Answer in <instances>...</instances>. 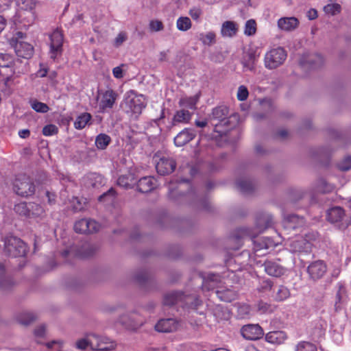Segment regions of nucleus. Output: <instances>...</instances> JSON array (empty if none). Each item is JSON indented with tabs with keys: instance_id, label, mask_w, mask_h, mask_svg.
Instances as JSON below:
<instances>
[{
	"instance_id": "obj_18",
	"label": "nucleus",
	"mask_w": 351,
	"mask_h": 351,
	"mask_svg": "<svg viewBox=\"0 0 351 351\" xmlns=\"http://www.w3.org/2000/svg\"><path fill=\"white\" fill-rule=\"evenodd\" d=\"M264 267L265 272L268 275L274 277H280L286 272V269L285 267L271 261H266L264 263Z\"/></svg>"
},
{
	"instance_id": "obj_39",
	"label": "nucleus",
	"mask_w": 351,
	"mask_h": 351,
	"mask_svg": "<svg viewBox=\"0 0 351 351\" xmlns=\"http://www.w3.org/2000/svg\"><path fill=\"white\" fill-rule=\"evenodd\" d=\"M295 351H317V346L309 341H301L295 347Z\"/></svg>"
},
{
	"instance_id": "obj_49",
	"label": "nucleus",
	"mask_w": 351,
	"mask_h": 351,
	"mask_svg": "<svg viewBox=\"0 0 351 351\" xmlns=\"http://www.w3.org/2000/svg\"><path fill=\"white\" fill-rule=\"evenodd\" d=\"M324 10L326 13L335 15L340 12L341 7L339 4H328L324 8Z\"/></svg>"
},
{
	"instance_id": "obj_25",
	"label": "nucleus",
	"mask_w": 351,
	"mask_h": 351,
	"mask_svg": "<svg viewBox=\"0 0 351 351\" xmlns=\"http://www.w3.org/2000/svg\"><path fill=\"white\" fill-rule=\"evenodd\" d=\"M136 182V178L134 173L131 172L121 175L117 179V184L124 189H130L133 187Z\"/></svg>"
},
{
	"instance_id": "obj_51",
	"label": "nucleus",
	"mask_w": 351,
	"mask_h": 351,
	"mask_svg": "<svg viewBox=\"0 0 351 351\" xmlns=\"http://www.w3.org/2000/svg\"><path fill=\"white\" fill-rule=\"evenodd\" d=\"M149 27L152 32H159L164 29L162 22L158 20H152L149 22Z\"/></svg>"
},
{
	"instance_id": "obj_41",
	"label": "nucleus",
	"mask_w": 351,
	"mask_h": 351,
	"mask_svg": "<svg viewBox=\"0 0 351 351\" xmlns=\"http://www.w3.org/2000/svg\"><path fill=\"white\" fill-rule=\"evenodd\" d=\"M14 211L21 216L28 218V214L29 213V203L22 202L14 205Z\"/></svg>"
},
{
	"instance_id": "obj_12",
	"label": "nucleus",
	"mask_w": 351,
	"mask_h": 351,
	"mask_svg": "<svg viewBox=\"0 0 351 351\" xmlns=\"http://www.w3.org/2000/svg\"><path fill=\"white\" fill-rule=\"evenodd\" d=\"M242 336L249 340H257L261 338L263 335V330L258 324H247L241 328Z\"/></svg>"
},
{
	"instance_id": "obj_31",
	"label": "nucleus",
	"mask_w": 351,
	"mask_h": 351,
	"mask_svg": "<svg viewBox=\"0 0 351 351\" xmlns=\"http://www.w3.org/2000/svg\"><path fill=\"white\" fill-rule=\"evenodd\" d=\"M14 65V58L13 56L5 53H0V67L2 68H11V73L14 74V70L13 66Z\"/></svg>"
},
{
	"instance_id": "obj_45",
	"label": "nucleus",
	"mask_w": 351,
	"mask_h": 351,
	"mask_svg": "<svg viewBox=\"0 0 351 351\" xmlns=\"http://www.w3.org/2000/svg\"><path fill=\"white\" fill-rule=\"evenodd\" d=\"M216 35L213 32H209L206 34H201L200 40L202 42L206 45H211L216 42Z\"/></svg>"
},
{
	"instance_id": "obj_56",
	"label": "nucleus",
	"mask_w": 351,
	"mask_h": 351,
	"mask_svg": "<svg viewBox=\"0 0 351 351\" xmlns=\"http://www.w3.org/2000/svg\"><path fill=\"white\" fill-rule=\"evenodd\" d=\"M126 39V34L125 32H120L114 39V46L119 47Z\"/></svg>"
},
{
	"instance_id": "obj_48",
	"label": "nucleus",
	"mask_w": 351,
	"mask_h": 351,
	"mask_svg": "<svg viewBox=\"0 0 351 351\" xmlns=\"http://www.w3.org/2000/svg\"><path fill=\"white\" fill-rule=\"evenodd\" d=\"M58 128L56 125L49 124L45 125L43 129V134L46 136H52L58 134Z\"/></svg>"
},
{
	"instance_id": "obj_40",
	"label": "nucleus",
	"mask_w": 351,
	"mask_h": 351,
	"mask_svg": "<svg viewBox=\"0 0 351 351\" xmlns=\"http://www.w3.org/2000/svg\"><path fill=\"white\" fill-rule=\"evenodd\" d=\"M289 296V290L286 287L280 285L278 287L277 291L274 295V299L276 301L282 302L287 299Z\"/></svg>"
},
{
	"instance_id": "obj_30",
	"label": "nucleus",
	"mask_w": 351,
	"mask_h": 351,
	"mask_svg": "<svg viewBox=\"0 0 351 351\" xmlns=\"http://www.w3.org/2000/svg\"><path fill=\"white\" fill-rule=\"evenodd\" d=\"M183 293L173 291L164 295L163 304L165 306H173L182 299Z\"/></svg>"
},
{
	"instance_id": "obj_44",
	"label": "nucleus",
	"mask_w": 351,
	"mask_h": 351,
	"mask_svg": "<svg viewBox=\"0 0 351 351\" xmlns=\"http://www.w3.org/2000/svg\"><path fill=\"white\" fill-rule=\"evenodd\" d=\"M256 32V23L254 19H250L246 21L244 27V34L246 36H251Z\"/></svg>"
},
{
	"instance_id": "obj_14",
	"label": "nucleus",
	"mask_w": 351,
	"mask_h": 351,
	"mask_svg": "<svg viewBox=\"0 0 351 351\" xmlns=\"http://www.w3.org/2000/svg\"><path fill=\"white\" fill-rule=\"evenodd\" d=\"M323 63L324 58L318 53L303 56L300 60V64L302 67L306 66L310 69L317 68L322 65Z\"/></svg>"
},
{
	"instance_id": "obj_11",
	"label": "nucleus",
	"mask_w": 351,
	"mask_h": 351,
	"mask_svg": "<svg viewBox=\"0 0 351 351\" xmlns=\"http://www.w3.org/2000/svg\"><path fill=\"white\" fill-rule=\"evenodd\" d=\"M288 245L293 253H308L311 250V243L302 237H297L289 241Z\"/></svg>"
},
{
	"instance_id": "obj_46",
	"label": "nucleus",
	"mask_w": 351,
	"mask_h": 351,
	"mask_svg": "<svg viewBox=\"0 0 351 351\" xmlns=\"http://www.w3.org/2000/svg\"><path fill=\"white\" fill-rule=\"evenodd\" d=\"M256 61V57L254 53H249L247 56V59H245L243 62L244 67L247 68L252 71L254 69V64Z\"/></svg>"
},
{
	"instance_id": "obj_52",
	"label": "nucleus",
	"mask_w": 351,
	"mask_h": 351,
	"mask_svg": "<svg viewBox=\"0 0 351 351\" xmlns=\"http://www.w3.org/2000/svg\"><path fill=\"white\" fill-rule=\"evenodd\" d=\"M91 336V335H89L86 339H81L80 340H78L77 342H76V347L78 348V349H80V350H84L86 349L88 346H90V337Z\"/></svg>"
},
{
	"instance_id": "obj_35",
	"label": "nucleus",
	"mask_w": 351,
	"mask_h": 351,
	"mask_svg": "<svg viewBox=\"0 0 351 351\" xmlns=\"http://www.w3.org/2000/svg\"><path fill=\"white\" fill-rule=\"evenodd\" d=\"M237 189L243 193H250L254 189L253 183L250 180H240L237 182Z\"/></svg>"
},
{
	"instance_id": "obj_10",
	"label": "nucleus",
	"mask_w": 351,
	"mask_h": 351,
	"mask_svg": "<svg viewBox=\"0 0 351 351\" xmlns=\"http://www.w3.org/2000/svg\"><path fill=\"white\" fill-rule=\"evenodd\" d=\"M99 229V224L92 219H82L75 222L74 230L77 233L92 234Z\"/></svg>"
},
{
	"instance_id": "obj_37",
	"label": "nucleus",
	"mask_w": 351,
	"mask_h": 351,
	"mask_svg": "<svg viewBox=\"0 0 351 351\" xmlns=\"http://www.w3.org/2000/svg\"><path fill=\"white\" fill-rule=\"evenodd\" d=\"M111 142V138L106 134H99L95 139V145L99 149H105Z\"/></svg>"
},
{
	"instance_id": "obj_60",
	"label": "nucleus",
	"mask_w": 351,
	"mask_h": 351,
	"mask_svg": "<svg viewBox=\"0 0 351 351\" xmlns=\"http://www.w3.org/2000/svg\"><path fill=\"white\" fill-rule=\"evenodd\" d=\"M147 279H148V275H147V272H145V271L141 272L136 276V281L140 284H142V283L146 282L147 280Z\"/></svg>"
},
{
	"instance_id": "obj_38",
	"label": "nucleus",
	"mask_w": 351,
	"mask_h": 351,
	"mask_svg": "<svg viewBox=\"0 0 351 351\" xmlns=\"http://www.w3.org/2000/svg\"><path fill=\"white\" fill-rule=\"evenodd\" d=\"M191 19L187 16H180L176 21V27L180 31H187L191 29Z\"/></svg>"
},
{
	"instance_id": "obj_42",
	"label": "nucleus",
	"mask_w": 351,
	"mask_h": 351,
	"mask_svg": "<svg viewBox=\"0 0 351 351\" xmlns=\"http://www.w3.org/2000/svg\"><path fill=\"white\" fill-rule=\"evenodd\" d=\"M18 6L24 10H33L37 4L36 0H16Z\"/></svg>"
},
{
	"instance_id": "obj_58",
	"label": "nucleus",
	"mask_w": 351,
	"mask_h": 351,
	"mask_svg": "<svg viewBox=\"0 0 351 351\" xmlns=\"http://www.w3.org/2000/svg\"><path fill=\"white\" fill-rule=\"evenodd\" d=\"M272 287H273V283L270 280H269V279L264 280H263V282L261 283L260 290L263 291H267V290H271Z\"/></svg>"
},
{
	"instance_id": "obj_63",
	"label": "nucleus",
	"mask_w": 351,
	"mask_h": 351,
	"mask_svg": "<svg viewBox=\"0 0 351 351\" xmlns=\"http://www.w3.org/2000/svg\"><path fill=\"white\" fill-rule=\"evenodd\" d=\"M45 333V326L42 325L34 330V335L36 337H43Z\"/></svg>"
},
{
	"instance_id": "obj_7",
	"label": "nucleus",
	"mask_w": 351,
	"mask_h": 351,
	"mask_svg": "<svg viewBox=\"0 0 351 351\" xmlns=\"http://www.w3.org/2000/svg\"><path fill=\"white\" fill-rule=\"evenodd\" d=\"M156 169L160 175H168L174 171L176 167V160L169 156H156Z\"/></svg>"
},
{
	"instance_id": "obj_27",
	"label": "nucleus",
	"mask_w": 351,
	"mask_h": 351,
	"mask_svg": "<svg viewBox=\"0 0 351 351\" xmlns=\"http://www.w3.org/2000/svg\"><path fill=\"white\" fill-rule=\"evenodd\" d=\"M344 216V210L339 206L332 208L327 213L328 220L332 223L341 221Z\"/></svg>"
},
{
	"instance_id": "obj_36",
	"label": "nucleus",
	"mask_w": 351,
	"mask_h": 351,
	"mask_svg": "<svg viewBox=\"0 0 351 351\" xmlns=\"http://www.w3.org/2000/svg\"><path fill=\"white\" fill-rule=\"evenodd\" d=\"M16 319L19 324L27 326L36 320V316L33 313L24 312L19 315Z\"/></svg>"
},
{
	"instance_id": "obj_26",
	"label": "nucleus",
	"mask_w": 351,
	"mask_h": 351,
	"mask_svg": "<svg viewBox=\"0 0 351 351\" xmlns=\"http://www.w3.org/2000/svg\"><path fill=\"white\" fill-rule=\"evenodd\" d=\"M299 24V21L295 17H284L278 21V26L281 29L291 31L295 29Z\"/></svg>"
},
{
	"instance_id": "obj_54",
	"label": "nucleus",
	"mask_w": 351,
	"mask_h": 351,
	"mask_svg": "<svg viewBox=\"0 0 351 351\" xmlns=\"http://www.w3.org/2000/svg\"><path fill=\"white\" fill-rule=\"evenodd\" d=\"M189 14L193 20L197 21L202 15V11L199 8L194 7L190 9Z\"/></svg>"
},
{
	"instance_id": "obj_29",
	"label": "nucleus",
	"mask_w": 351,
	"mask_h": 351,
	"mask_svg": "<svg viewBox=\"0 0 351 351\" xmlns=\"http://www.w3.org/2000/svg\"><path fill=\"white\" fill-rule=\"evenodd\" d=\"M198 101L197 97H185L180 99L178 105L182 109L195 110Z\"/></svg>"
},
{
	"instance_id": "obj_55",
	"label": "nucleus",
	"mask_w": 351,
	"mask_h": 351,
	"mask_svg": "<svg viewBox=\"0 0 351 351\" xmlns=\"http://www.w3.org/2000/svg\"><path fill=\"white\" fill-rule=\"evenodd\" d=\"M333 189V186L328 184L325 180H320V185L318 186V190L323 193L331 191Z\"/></svg>"
},
{
	"instance_id": "obj_5",
	"label": "nucleus",
	"mask_w": 351,
	"mask_h": 351,
	"mask_svg": "<svg viewBox=\"0 0 351 351\" xmlns=\"http://www.w3.org/2000/svg\"><path fill=\"white\" fill-rule=\"evenodd\" d=\"M49 56L55 60L58 56L62 53V46L64 42V34L62 30L58 29L54 30L49 36Z\"/></svg>"
},
{
	"instance_id": "obj_57",
	"label": "nucleus",
	"mask_w": 351,
	"mask_h": 351,
	"mask_svg": "<svg viewBox=\"0 0 351 351\" xmlns=\"http://www.w3.org/2000/svg\"><path fill=\"white\" fill-rule=\"evenodd\" d=\"M218 276L214 275V274H212L209 276V281L208 280H205L202 285L203 286V288H206L208 289H214V286L213 285H210V284L211 282H213L215 279H217Z\"/></svg>"
},
{
	"instance_id": "obj_59",
	"label": "nucleus",
	"mask_w": 351,
	"mask_h": 351,
	"mask_svg": "<svg viewBox=\"0 0 351 351\" xmlns=\"http://www.w3.org/2000/svg\"><path fill=\"white\" fill-rule=\"evenodd\" d=\"M12 285V282L9 278H4L0 281V289L5 290Z\"/></svg>"
},
{
	"instance_id": "obj_16",
	"label": "nucleus",
	"mask_w": 351,
	"mask_h": 351,
	"mask_svg": "<svg viewBox=\"0 0 351 351\" xmlns=\"http://www.w3.org/2000/svg\"><path fill=\"white\" fill-rule=\"evenodd\" d=\"M14 51L17 56L25 59L30 58L34 54L32 45L23 41H17L15 43Z\"/></svg>"
},
{
	"instance_id": "obj_61",
	"label": "nucleus",
	"mask_w": 351,
	"mask_h": 351,
	"mask_svg": "<svg viewBox=\"0 0 351 351\" xmlns=\"http://www.w3.org/2000/svg\"><path fill=\"white\" fill-rule=\"evenodd\" d=\"M341 300H342V290L340 288L336 294V302H335V304L336 311H337L338 309H339L341 308L339 304L341 302Z\"/></svg>"
},
{
	"instance_id": "obj_62",
	"label": "nucleus",
	"mask_w": 351,
	"mask_h": 351,
	"mask_svg": "<svg viewBox=\"0 0 351 351\" xmlns=\"http://www.w3.org/2000/svg\"><path fill=\"white\" fill-rule=\"evenodd\" d=\"M112 74L117 79H121L123 77V69L121 66H116L112 69Z\"/></svg>"
},
{
	"instance_id": "obj_50",
	"label": "nucleus",
	"mask_w": 351,
	"mask_h": 351,
	"mask_svg": "<svg viewBox=\"0 0 351 351\" xmlns=\"http://www.w3.org/2000/svg\"><path fill=\"white\" fill-rule=\"evenodd\" d=\"M245 351H266V348L263 343L256 342L248 345L245 348Z\"/></svg>"
},
{
	"instance_id": "obj_21",
	"label": "nucleus",
	"mask_w": 351,
	"mask_h": 351,
	"mask_svg": "<svg viewBox=\"0 0 351 351\" xmlns=\"http://www.w3.org/2000/svg\"><path fill=\"white\" fill-rule=\"evenodd\" d=\"M287 339V333L282 330L270 331L265 335V341L274 345L282 344Z\"/></svg>"
},
{
	"instance_id": "obj_15",
	"label": "nucleus",
	"mask_w": 351,
	"mask_h": 351,
	"mask_svg": "<svg viewBox=\"0 0 351 351\" xmlns=\"http://www.w3.org/2000/svg\"><path fill=\"white\" fill-rule=\"evenodd\" d=\"M195 136L196 131L194 129L185 128L174 138V143L178 147H182L193 140Z\"/></svg>"
},
{
	"instance_id": "obj_9",
	"label": "nucleus",
	"mask_w": 351,
	"mask_h": 351,
	"mask_svg": "<svg viewBox=\"0 0 351 351\" xmlns=\"http://www.w3.org/2000/svg\"><path fill=\"white\" fill-rule=\"evenodd\" d=\"M210 119L217 121L215 123L216 128L220 125L229 127L230 116L228 108L226 106H220L213 108Z\"/></svg>"
},
{
	"instance_id": "obj_43",
	"label": "nucleus",
	"mask_w": 351,
	"mask_h": 351,
	"mask_svg": "<svg viewBox=\"0 0 351 351\" xmlns=\"http://www.w3.org/2000/svg\"><path fill=\"white\" fill-rule=\"evenodd\" d=\"M30 105L32 108L37 112L45 113L49 110V107L46 104L36 99L31 101Z\"/></svg>"
},
{
	"instance_id": "obj_6",
	"label": "nucleus",
	"mask_w": 351,
	"mask_h": 351,
	"mask_svg": "<svg viewBox=\"0 0 351 351\" xmlns=\"http://www.w3.org/2000/svg\"><path fill=\"white\" fill-rule=\"evenodd\" d=\"M118 95L112 89H108L101 93L97 97L99 112L101 113L107 112L112 109L116 103Z\"/></svg>"
},
{
	"instance_id": "obj_8",
	"label": "nucleus",
	"mask_w": 351,
	"mask_h": 351,
	"mask_svg": "<svg viewBox=\"0 0 351 351\" xmlns=\"http://www.w3.org/2000/svg\"><path fill=\"white\" fill-rule=\"evenodd\" d=\"M90 348L97 351H112L115 348V343L110 341L106 337H101L92 334L90 337Z\"/></svg>"
},
{
	"instance_id": "obj_32",
	"label": "nucleus",
	"mask_w": 351,
	"mask_h": 351,
	"mask_svg": "<svg viewBox=\"0 0 351 351\" xmlns=\"http://www.w3.org/2000/svg\"><path fill=\"white\" fill-rule=\"evenodd\" d=\"M92 119V116L88 112H83L80 114L74 122V127L77 130L84 129Z\"/></svg>"
},
{
	"instance_id": "obj_34",
	"label": "nucleus",
	"mask_w": 351,
	"mask_h": 351,
	"mask_svg": "<svg viewBox=\"0 0 351 351\" xmlns=\"http://www.w3.org/2000/svg\"><path fill=\"white\" fill-rule=\"evenodd\" d=\"M96 251L95 247L90 245L89 243H84L82 246V249L75 252V256L84 258L91 256Z\"/></svg>"
},
{
	"instance_id": "obj_2",
	"label": "nucleus",
	"mask_w": 351,
	"mask_h": 351,
	"mask_svg": "<svg viewBox=\"0 0 351 351\" xmlns=\"http://www.w3.org/2000/svg\"><path fill=\"white\" fill-rule=\"evenodd\" d=\"M4 252L10 256L22 257L26 255L27 247L21 239L8 236L4 239Z\"/></svg>"
},
{
	"instance_id": "obj_1",
	"label": "nucleus",
	"mask_w": 351,
	"mask_h": 351,
	"mask_svg": "<svg viewBox=\"0 0 351 351\" xmlns=\"http://www.w3.org/2000/svg\"><path fill=\"white\" fill-rule=\"evenodd\" d=\"M14 192L21 197H29L36 191V186L33 180L26 174H19L13 182Z\"/></svg>"
},
{
	"instance_id": "obj_47",
	"label": "nucleus",
	"mask_w": 351,
	"mask_h": 351,
	"mask_svg": "<svg viewBox=\"0 0 351 351\" xmlns=\"http://www.w3.org/2000/svg\"><path fill=\"white\" fill-rule=\"evenodd\" d=\"M249 95V92L246 86L241 85L238 88L237 97L239 101H245Z\"/></svg>"
},
{
	"instance_id": "obj_53",
	"label": "nucleus",
	"mask_w": 351,
	"mask_h": 351,
	"mask_svg": "<svg viewBox=\"0 0 351 351\" xmlns=\"http://www.w3.org/2000/svg\"><path fill=\"white\" fill-rule=\"evenodd\" d=\"M340 170L346 171L351 169V157L346 158L343 161L338 164Z\"/></svg>"
},
{
	"instance_id": "obj_28",
	"label": "nucleus",
	"mask_w": 351,
	"mask_h": 351,
	"mask_svg": "<svg viewBox=\"0 0 351 351\" xmlns=\"http://www.w3.org/2000/svg\"><path fill=\"white\" fill-rule=\"evenodd\" d=\"M275 246L273 239L269 237H263L254 242V250L256 252L261 250H268Z\"/></svg>"
},
{
	"instance_id": "obj_20",
	"label": "nucleus",
	"mask_w": 351,
	"mask_h": 351,
	"mask_svg": "<svg viewBox=\"0 0 351 351\" xmlns=\"http://www.w3.org/2000/svg\"><path fill=\"white\" fill-rule=\"evenodd\" d=\"M156 180L152 176H145L141 178L137 182L138 190L141 193L150 192L156 188Z\"/></svg>"
},
{
	"instance_id": "obj_19",
	"label": "nucleus",
	"mask_w": 351,
	"mask_h": 351,
	"mask_svg": "<svg viewBox=\"0 0 351 351\" xmlns=\"http://www.w3.org/2000/svg\"><path fill=\"white\" fill-rule=\"evenodd\" d=\"M177 326L178 324L173 319H162L155 325V329L160 332H171L176 330Z\"/></svg>"
},
{
	"instance_id": "obj_17",
	"label": "nucleus",
	"mask_w": 351,
	"mask_h": 351,
	"mask_svg": "<svg viewBox=\"0 0 351 351\" xmlns=\"http://www.w3.org/2000/svg\"><path fill=\"white\" fill-rule=\"evenodd\" d=\"M305 224L304 218L297 215H289L283 220L284 228L287 230H295Z\"/></svg>"
},
{
	"instance_id": "obj_3",
	"label": "nucleus",
	"mask_w": 351,
	"mask_h": 351,
	"mask_svg": "<svg viewBox=\"0 0 351 351\" xmlns=\"http://www.w3.org/2000/svg\"><path fill=\"white\" fill-rule=\"evenodd\" d=\"M142 95H137L134 90H130L126 93L124 98V104L126 108V112L131 113L135 118H138L142 110L146 107V104L141 99Z\"/></svg>"
},
{
	"instance_id": "obj_64",
	"label": "nucleus",
	"mask_w": 351,
	"mask_h": 351,
	"mask_svg": "<svg viewBox=\"0 0 351 351\" xmlns=\"http://www.w3.org/2000/svg\"><path fill=\"white\" fill-rule=\"evenodd\" d=\"M46 196L47 197V202L49 204L51 205L55 204L56 196L54 193H51L49 191H47Z\"/></svg>"
},
{
	"instance_id": "obj_4",
	"label": "nucleus",
	"mask_w": 351,
	"mask_h": 351,
	"mask_svg": "<svg viewBox=\"0 0 351 351\" xmlns=\"http://www.w3.org/2000/svg\"><path fill=\"white\" fill-rule=\"evenodd\" d=\"M287 56V51L282 47L271 49L265 55V66L268 69H275L284 63Z\"/></svg>"
},
{
	"instance_id": "obj_33",
	"label": "nucleus",
	"mask_w": 351,
	"mask_h": 351,
	"mask_svg": "<svg viewBox=\"0 0 351 351\" xmlns=\"http://www.w3.org/2000/svg\"><path fill=\"white\" fill-rule=\"evenodd\" d=\"M216 295L220 300L226 302H232L237 297L235 291L229 289L217 290L216 291Z\"/></svg>"
},
{
	"instance_id": "obj_24",
	"label": "nucleus",
	"mask_w": 351,
	"mask_h": 351,
	"mask_svg": "<svg viewBox=\"0 0 351 351\" xmlns=\"http://www.w3.org/2000/svg\"><path fill=\"white\" fill-rule=\"evenodd\" d=\"M193 113L186 109H180L176 111L173 119L172 125H176L178 123L186 124L192 118Z\"/></svg>"
},
{
	"instance_id": "obj_23",
	"label": "nucleus",
	"mask_w": 351,
	"mask_h": 351,
	"mask_svg": "<svg viewBox=\"0 0 351 351\" xmlns=\"http://www.w3.org/2000/svg\"><path fill=\"white\" fill-rule=\"evenodd\" d=\"M239 31L238 24L232 21H226L222 23L221 34L223 37L232 38L237 34Z\"/></svg>"
},
{
	"instance_id": "obj_13",
	"label": "nucleus",
	"mask_w": 351,
	"mask_h": 351,
	"mask_svg": "<svg viewBox=\"0 0 351 351\" xmlns=\"http://www.w3.org/2000/svg\"><path fill=\"white\" fill-rule=\"evenodd\" d=\"M327 271V266L323 261H316L311 263L307 267V272L313 280H317L324 276Z\"/></svg>"
},
{
	"instance_id": "obj_22",
	"label": "nucleus",
	"mask_w": 351,
	"mask_h": 351,
	"mask_svg": "<svg viewBox=\"0 0 351 351\" xmlns=\"http://www.w3.org/2000/svg\"><path fill=\"white\" fill-rule=\"evenodd\" d=\"M29 210L28 218L29 219L39 221L43 219L46 216L45 210L40 204L29 202Z\"/></svg>"
}]
</instances>
